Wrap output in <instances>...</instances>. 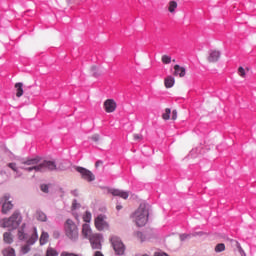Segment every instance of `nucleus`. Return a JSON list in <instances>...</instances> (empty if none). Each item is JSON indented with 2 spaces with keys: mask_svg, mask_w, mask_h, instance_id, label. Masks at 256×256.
<instances>
[{
  "mask_svg": "<svg viewBox=\"0 0 256 256\" xmlns=\"http://www.w3.org/2000/svg\"><path fill=\"white\" fill-rule=\"evenodd\" d=\"M132 219L137 227H145L149 219V209H147V204H140L138 209L132 215Z\"/></svg>",
  "mask_w": 256,
  "mask_h": 256,
  "instance_id": "f257e3e1",
  "label": "nucleus"
},
{
  "mask_svg": "<svg viewBox=\"0 0 256 256\" xmlns=\"http://www.w3.org/2000/svg\"><path fill=\"white\" fill-rule=\"evenodd\" d=\"M22 169L27 171V173H31V171H35L36 173H45L47 171H56L57 164L51 160H44L42 163L36 166L22 167Z\"/></svg>",
  "mask_w": 256,
  "mask_h": 256,
  "instance_id": "f03ea898",
  "label": "nucleus"
},
{
  "mask_svg": "<svg viewBox=\"0 0 256 256\" xmlns=\"http://www.w3.org/2000/svg\"><path fill=\"white\" fill-rule=\"evenodd\" d=\"M66 236L72 241L79 239V229L73 220L68 219L64 225Z\"/></svg>",
  "mask_w": 256,
  "mask_h": 256,
  "instance_id": "7ed1b4c3",
  "label": "nucleus"
},
{
  "mask_svg": "<svg viewBox=\"0 0 256 256\" xmlns=\"http://www.w3.org/2000/svg\"><path fill=\"white\" fill-rule=\"evenodd\" d=\"M21 225V215L18 212H14L11 218H5L0 222V227L11 229H17Z\"/></svg>",
  "mask_w": 256,
  "mask_h": 256,
  "instance_id": "20e7f679",
  "label": "nucleus"
},
{
  "mask_svg": "<svg viewBox=\"0 0 256 256\" xmlns=\"http://www.w3.org/2000/svg\"><path fill=\"white\" fill-rule=\"evenodd\" d=\"M110 241L116 255H125V244H123L121 238L117 236H112L110 238Z\"/></svg>",
  "mask_w": 256,
  "mask_h": 256,
  "instance_id": "39448f33",
  "label": "nucleus"
},
{
  "mask_svg": "<svg viewBox=\"0 0 256 256\" xmlns=\"http://www.w3.org/2000/svg\"><path fill=\"white\" fill-rule=\"evenodd\" d=\"M94 225L98 231H104L109 229V223L107 222V216L100 214L94 220Z\"/></svg>",
  "mask_w": 256,
  "mask_h": 256,
  "instance_id": "423d86ee",
  "label": "nucleus"
},
{
  "mask_svg": "<svg viewBox=\"0 0 256 256\" xmlns=\"http://www.w3.org/2000/svg\"><path fill=\"white\" fill-rule=\"evenodd\" d=\"M76 171L78 173H80L82 179H84V181H88V183H91L92 181H95V174H93V172H91L90 170L81 167V166H77Z\"/></svg>",
  "mask_w": 256,
  "mask_h": 256,
  "instance_id": "0eeeda50",
  "label": "nucleus"
},
{
  "mask_svg": "<svg viewBox=\"0 0 256 256\" xmlns=\"http://www.w3.org/2000/svg\"><path fill=\"white\" fill-rule=\"evenodd\" d=\"M11 199V196L9 194H5L1 199L0 203H2V213L4 215H7L11 209H13V203L9 201Z\"/></svg>",
  "mask_w": 256,
  "mask_h": 256,
  "instance_id": "6e6552de",
  "label": "nucleus"
},
{
  "mask_svg": "<svg viewBox=\"0 0 256 256\" xmlns=\"http://www.w3.org/2000/svg\"><path fill=\"white\" fill-rule=\"evenodd\" d=\"M91 244L92 249H101V234H93L88 238Z\"/></svg>",
  "mask_w": 256,
  "mask_h": 256,
  "instance_id": "1a4fd4ad",
  "label": "nucleus"
},
{
  "mask_svg": "<svg viewBox=\"0 0 256 256\" xmlns=\"http://www.w3.org/2000/svg\"><path fill=\"white\" fill-rule=\"evenodd\" d=\"M103 107L106 113H115L117 110V102L113 99H107L104 101Z\"/></svg>",
  "mask_w": 256,
  "mask_h": 256,
  "instance_id": "9d476101",
  "label": "nucleus"
},
{
  "mask_svg": "<svg viewBox=\"0 0 256 256\" xmlns=\"http://www.w3.org/2000/svg\"><path fill=\"white\" fill-rule=\"evenodd\" d=\"M221 59V52L219 50H210L207 61L208 63H217Z\"/></svg>",
  "mask_w": 256,
  "mask_h": 256,
  "instance_id": "9b49d317",
  "label": "nucleus"
},
{
  "mask_svg": "<svg viewBox=\"0 0 256 256\" xmlns=\"http://www.w3.org/2000/svg\"><path fill=\"white\" fill-rule=\"evenodd\" d=\"M108 193H111L114 197H121V199H129V192L119 189H109Z\"/></svg>",
  "mask_w": 256,
  "mask_h": 256,
  "instance_id": "f8f14e48",
  "label": "nucleus"
},
{
  "mask_svg": "<svg viewBox=\"0 0 256 256\" xmlns=\"http://www.w3.org/2000/svg\"><path fill=\"white\" fill-rule=\"evenodd\" d=\"M174 77H180L183 78L185 75H187V70L185 67H181L179 64L174 65Z\"/></svg>",
  "mask_w": 256,
  "mask_h": 256,
  "instance_id": "ddd939ff",
  "label": "nucleus"
},
{
  "mask_svg": "<svg viewBox=\"0 0 256 256\" xmlns=\"http://www.w3.org/2000/svg\"><path fill=\"white\" fill-rule=\"evenodd\" d=\"M82 235L85 237V239H90L93 235V232L91 230V226L89 224H83L82 226Z\"/></svg>",
  "mask_w": 256,
  "mask_h": 256,
  "instance_id": "4468645a",
  "label": "nucleus"
},
{
  "mask_svg": "<svg viewBox=\"0 0 256 256\" xmlns=\"http://www.w3.org/2000/svg\"><path fill=\"white\" fill-rule=\"evenodd\" d=\"M41 161V157L36 156L35 158H30L22 162V165H29V166H37L39 165V162Z\"/></svg>",
  "mask_w": 256,
  "mask_h": 256,
  "instance_id": "2eb2a0df",
  "label": "nucleus"
},
{
  "mask_svg": "<svg viewBox=\"0 0 256 256\" xmlns=\"http://www.w3.org/2000/svg\"><path fill=\"white\" fill-rule=\"evenodd\" d=\"M164 85H165L166 89H171V87H173V85H175V78L173 76H167L164 79Z\"/></svg>",
  "mask_w": 256,
  "mask_h": 256,
  "instance_id": "dca6fc26",
  "label": "nucleus"
},
{
  "mask_svg": "<svg viewBox=\"0 0 256 256\" xmlns=\"http://www.w3.org/2000/svg\"><path fill=\"white\" fill-rule=\"evenodd\" d=\"M15 89H16V97H23V93H24V91H23V83H21V82H18V83H16L15 84Z\"/></svg>",
  "mask_w": 256,
  "mask_h": 256,
  "instance_id": "f3484780",
  "label": "nucleus"
},
{
  "mask_svg": "<svg viewBox=\"0 0 256 256\" xmlns=\"http://www.w3.org/2000/svg\"><path fill=\"white\" fill-rule=\"evenodd\" d=\"M39 239V235L37 234V228H34V231L31 235V237L28 239L27 243L28 245H34V243Z\"/></svg>",
  "mask_w": 256,
  "mask_h": 256,
  "instance_id": "a211bd4d",
  "label": "nucleus"
},
{
  "mask_svg": "<svg viewBox=\"0 0 256 256\" xmlns=\"http://www.w3.org/2000/svg\"><path fill=\"white\" fill-rule=\"evenodd\" d=\"M3 241L4 243L11 245V243H13V234H11V232H5L3 234Z\"/></svg>",
  "mask_w": 256,
  "mask_h": 256,
  "instance_id": "6ab92c4d",
  "label": "nucleus"
},
{
  "mask_svg": "<svg viewBox=\"0 0 256 256\" xmlns=\"http://www.w3.org/2000/svg\"><path fill=\"white\" fill-rule=\"evenodd\" d=\"M47 241H49V233L42 232L40 236V245H46Z\"/></svg>",
  "mask_w": 256,
  "mask_h": 256,
  "instance_id": "aec40b11",
  "label": "nucleus"
},
{
  "mask_svg": "<svg viewBox=\"0 0 256 256\" xmlns=\"http://www.w3.org/2000/svg\"><path fill=\"white\" fill-rule=\"evenodd\" d=\"M162 119L164 121H169L171 119V109L170 108H166L164 113L162 114Z\"/></svg>",
  "mask_w": 256,
  "mask_h": 256,
  "instance_id": "412c9836",
  "label": "nucleus"
},
{
  "mask_svg": "<svg viewBox=\"0 0 256 256\" xmlns=\"http://www.w3.org/2000/svg\"><path fill=\"white\" fill-rule=\"evenodd\" d=\"M36 219H37L38 221H43V222H45V221H47V215H46L44 212L38 211V212L36 213Z\"/></svg>",
  "mask_w": 256,
  "mask_h": 256,
  "instance_id": "4be33fe9",
  "label": "nucleus"
},
{
  "mask_svg": "<svg viewBox=\"0 0 256 256\" xmlns=\"http://www.w3.org/2000/svg\"><path fill=\"white\" fill-rule=\"evenodd\" d=\"M2 253L4 256H15V249L8 247L4 249Z\"/></svg>",
  "mask_w": 256,
  "mask_h": 256,
  "instance_id": "5701e85b",
  "label": "nucleus"
},
{
  "mask_svg": "<svg viewBox=\"0 0 256 256\" xmlns=\"http://www.w3.org/2000/svg\"><path fill=\"white\" fill-rule=\"evenodd\" d=\"M215 253H223L225 251V244L224 243H219L215 246L214 248Z\"/></svg>",
  "mask_w": 256,
  "mask_h": 256,
  "instance_id": "b1692460",
  "label": "nucleus"
},
{
  "mask_svg": "<svg viewBox=\"0 0 256 256\" xmlns=\"http://www.w3.org/2000/svg\"><path fill=\"white\" fill-rule=\"evenodd\" d=\"M177 9V2L176 1H170L168 10L170 13H175V10Z\"/></svg>",
  "mask_w": 256,
  "mask_h": 256,
  "instance_id": "393cba45",
  "label": "nucleus"
},
{
  "mask_svg": "<svg viewBox=\"0 0 256 256\" xmlns=\"http://www.w3.org/2000/svg\"><path fill=\"white\" fill-rule=\"evenodd\" d=\"M161 61L164 65H169L171 63V56L169 55H162Z\"/></svg>",
  "mask_w": 256,
  "mask_h": 256,
  "instance_id": "a878e982",
  "label": "nucleus"
},
{
  "mask_svg": "<svg viewBox=\"0 0 256 256\" xmlns=\"http://www.w3.org/2000/svg\"><path fill=\"white\" fill-rule=\"evenodd\" d=\"M238 75L239 77H242V79H245V77H247V72L245 71V68H243V66H240L238 68Z\"/></svg>",
  "mask_w": 256,
  "mask_h": 256,
  "instance_id": "bb28decb",
  "label": "nucleus"
},
{
  "mask_svg": "<svg viewBox=\"0 0 256 256\" xmlns=\"http://www.w3.org/2000/svg\"><path fill=\"white\" fill-rule=\"evenodd\" d=\"M59 253H57V250L53 248H48L46 251V256H58Z\"/></svg>",
  "mask_w": 256,
  "mask_h": 256,
  "instance_id": "cd10ccee",
  "label": "nucleus"
},
{
  "mask_svg": "<svg viewBox=\"0 0 256 256\" xmlns=\"http://www.w3.org/2000/svg\"><path fill=\"white\" fill-rule=\"evenodd\" d=\"M91 217V212H85L83 216V221H85V223H91Z\"/></svg>",
  "mask_w": 256,
  "mask_h": 256,
  "instance_id": "c85d7f7f",
  "label": "nucleus"
},
{
  "mask_svg": "<svg viewBox=\"0 0 256 256\" xmlns=\"http://www.w3.org/2000/svg\"><path fill=\"white\" fill-rule=\"evenodd\" d=\"M7 166L9 167V169H12V171H14L15 173H17V171H18V169H17V163L11 162V163H8Z\"/></svg>",
  "mask_w": 256,
  "mask_h": 256,
  "instance_id": "c756f323",
  "label": "nucleus"
},
{
  "mask_svg": "<svg viewBox=\"0 0 256 256\" xmlns=\"http://www.w3.org/2000/svg\"><path fill=\"white\" fill-rule=\"evenodd\" d=\"M18 239H20V241H23V239H25V232L23 231V228L18 230Z\"/></svg>",
  "mask_w": 256,
  "mask_h": 256,
  "instance_id": "7c9ffc66",
  "label": "nucleus"
},
{
  "mask_svg": "<svg viewBox=\"0 0 256 256\" xmlns=\"http://www.w3.org/2000/svg\"><path fill=\"white\" fill-rule=\"evenodd\" d=\"M90 70L92 71L94 77H98V75H100L99 70L97 69V66H92Z\"/></svg>",
  "mask_w": 256,
  "mask_h": 256,
  "instance_id": "2f4dec72",
  "label": "nucleus"
},
{
  "mask_svg": "<svg viewBox=\"0 0 256 256\" xmlns=\"http://www.w3.org/2000/svg\"><path fill=\"white\" fill-rule=\"evenodd\" d=\"M232 243L235 244V246L237 247L240 253H245V251H243V248L241 247V244L239 242L232 240Z\"/></svg>",
  "mask_w": 256,
  "mask_h": 256,
  "instance_id": "473e14b6",
  "label": "nucleus"
},
{
  "mask_svg": "<svg viewBox=\"0 0 256 256\" xmlns=\"http://www.w3.org/2000/svg\"><path fill=\"white\" fill-rule=\"evenodd\" d=\"M40 189L43 193H49V186L47 184H42Z\"/></svg>",
  "mask_w": 256,
  "mask_h": 256,
  "instance_id": "72a5a7b5",
  "label": "nucleus"
},
{
  "mask_svg": "<svg viewBox=\"0 0 256 256\" xmlns=\"http://www.w3.org/2000/svg\"><path fill=\"white\" fill-rule=\"evenodd\" d=\"M90 139L92 141H94V143H98L99 139H101V137L99 136V134H93Z\"/></svg>",
  "mask_w": 256,
  "mask_h": 256,
  "instance_id": "f704fd0d",
  "label": "nucleus"
},
{
  "mask_svg": "<svg viewBox=\"0 0 256 256\" xmlns=\"http://www.w3.org/2000/svg\"><path fill=\"white\" fill-rule=\"evenodd\" d=\"M134 141H141L143 139V134H133Z\"/></svg>",
  "mask_w": 256,
  "mask_h": 256,
  "instance_id": "c9c22d12",
  "label": "nucleus"
},
{
  "mask_svg": "<svg viewBox=\"0 0 256 256\" xmlns=\"http://www.w3.org/2000/svg\"><path fill=\"white\" fill-rule=\"evenodd\" d=\"M28 251H31V248L29 247V245H24L22 247V253L25 255Z\"/></svg>",
  "mask_w": 256,
  "mask_h": 256,
  "instance_id": "e433bc0d",
  "label": "nucleus"
},
{
  "mask_svg": "<svg viewBox=\"0 0 256 256\" xmlns=\"http://www.w3.org/2000/svg\"><path fill=\"white\" fill-rule=\"evenodd\" d=\"M177 115H178L177 110H173L172 111V117H171L172 121H177Z\"/></svg>",
  "mask_w": 256,
  "mask_h": 256,
  "instance_id": "4c0bfd02",
  "label": "nucleus"
},
{
  "mask_svg": "<svg viewBox=\"0 0 256 256\" xmlns=\"http://www.w3.org/2000/svg\"><path fill=\"white\" fill-rule=\"evenodd\" d=\"M137 237H138V239H140V241H145V235H143L141 232H137Z\"/></svg>",
  "mask_w": 256,
  "mask_h": 256,
  "instance_id": "58836bf2",
  "label": "nucleus"
},
{
  "mask_svg": "<svg viewBox=\"0 0 256 256\" xmlns=\"http://www.w3.org/2000/svg\"><path fill=\"white\" fill-rule=\"evenodd\" d=\"M61 256H79V255H77V254H75V253L62 252V253H61Z\"/></svg>",
  "mask_w": 256,
  "mask_h": 256,
  "instance_id": "ea45409f",
  "label": "nucleus"
},
{
  "mask_svg": "<svg viewBox=\"0 0 256 256\" xmlns=\"http://www.w3.org/2000/svg\"><path fill=\"white\" fill-rule=\"evenodd\" d=\"M79 207V204L77 203V200H74L72 203V209L75 210Z\"/></svg>",
  "mask_w": 256,
  "mask_h": 256,
  "instance_id": "a19ab883",
  "label": "nucleus"
},
{
  "mask_svg": "<svg viewBox=\"0 0 256 256\" xmlns=\"http://www.w3.org/2000/svg\"><path fill=\"white\" fill-rule=\"evenodd\" d=\"M100 165H103V161H101V160L96 161L95 167L97 168V167H99Z\"/></svg>",
  "mask_w": 256,
  "mask_h": 256,
  "instance_id": "79ce46f5",
  "label": "nucleus"
},
{
  "mask_svg": "<svg viewBox=\"0 0 256 256\" xmlns=\"http://www.w3.org/2000/svg\"><path fill=\"white\" fill-rule=\"evenodd\" d=\"M94 256H104L103 253H101V251H96Z\"/></svg>",
  "mask_w": 256,
  "mask_h": 256,
  "instance_id": "37998d69",
  "label": "nucleus"
},
{
  "mask_svg": "<svg viewBox=\"0 0 256 256\" xmlns=\"http://www.w3.org/2000/svg\"><path fill=\"white\" fill-rule=\"evenodd\" d=\"M116 209H117V211H121V209H123V206L117 205V206H116Z\"/></svg>",
  "mask_w": 256,
  "mask_h": 256,
  "instance_id": "c03bdc74",
  "label": "nucleus"
},
{
  "mask_svg": "<svg viewBox=\"0 0 256 256\" xmlns=\"http://www.w3.org/2000/svg\"><path fill=\"white\" fill-rule=\"evenodd\" d=\"M155 256H167L165 253H156Z\"/></svg>",
  "mask_w": 256,
  "mask_h": 256,
  "instance_id": "a18cd8bd",
  "label": "nucleus"
},
{
  "mask_svg": "<svg viewBox=\"0 0 256 256\" xmlns=\"http://www.w3.org/2000/svg\"><path fill=\"white\" fill-rule=\"evenodd\" d=\"M186 238L185 235L180 236L181 241H183Z\"/></svg>",
  "mask_w": 256,
  "mask_h": 256,
  "instance_id": "49530a36",
  "label": "nucleus"
}]
</instances>
